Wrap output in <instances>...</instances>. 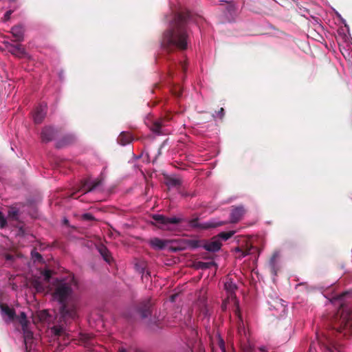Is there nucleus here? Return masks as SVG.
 Masks as SVG:
<instances>
[{
    "label": "nucleus",
    "mask_w": 352,
    "mask_h": 352,
    "mask_svg": "<svg viewBox=\"0 0 352 352\" xmlns=\"http://www.w3.org/2000/svg\"><path fill=\"white\" fill-rule=\"evenodd\" d=\"M51 272L49 270L40 271L34 275L30 282L37 292H52L54 300L60 305V311L62 318L66 320H74L78 317L79 302L74 293L77 283L74 276L69 275L66 278L56 280L50 287Z\"/></svg>",
    "instance_id": "nucleus-1"
},
{
    "label": "nucleus",
    "mask_w": 352,
    "mask_h": 352,
    "mask_svg": "<svg viewBox=\"0 0 352 352\" xmlns=\"http://www.w3.org/2000/svg\"><path fill=\"white\" fill-rule=\"evenodd\" d=\"M187 14H177L168 30L163 35L162 45L164 48L177 47L185 50L188 42V36L184 23Z\"/></svg>",
    "instance_id": "nucleus-2"
},
{
    "label": "nucleus",
    "mask_w": 352,
    "mask_h": 352,
    "mask_svg": "<svg viewBox=\"0 0 352 352\" xmlns=\"http://www.w3.org/2000/svg\"><path fill=\"white\" fill-rule=\"evenodd\" d=\"M339 316L335 319L333 328L339 332L350 333L352 331V309L344 308L339 311Z\"/></svg>",
    "instance_id": "nucleus-3"
},
{
    "label": "nucleus",
    "mask_w": 352,
    "mask_h": 352,
    "mask_svg": "<svg viewBox=\"0 0 352 352\" xmlns=\"http://www.w3.org/2000/svg\"><path fill=\"white\" fill-rule=\"evenodd\" d=\"M225 289L227 292L228 297L226 300L223 301L222 305V309L226 310L228 306L231 305L232 307H235L236 313L239 312V302L234 295V292L236 289L235 283L231 280V278H227L224 283Z\"/></svg>",
    "instance_id": "nucleus-4"
},
{
    "label": "nucleus",
    "mask_w": 352,
    "mask_h": 352,
    "mask_svg": "<svg viewBox=\"0 0 352 352\" xmlns=\"http://www.w3.org/2000/svg\"><path fill=\"white\" fill-rule=\"evenodd\" d=\"M154 224L159 228L166 230H173L176 226L182 221V219L176 217H166L161 214H155L153 217Z\"/></svg>",
    "instance_id": "nucleus-5"
},
{
    "label": "nucleus",
    "mask_w": 352,
    "mask_h": 352,
    "mask_svg": "<svg viewBox=\"0 0 352 352\" xmlns=\"http://www.w3.org/2000/svg\"><path fill=\"white\" fill-rule=\"evenodd\" d=\"M233 232H221L217 236L213 237L210 241L205 243L206 250L211 252H215L220 249L221 243L220 239L226 241L233 235Z\"/></svg>",
    "instance_id": "nucleus-6"
},
{
    "label": "nucleus",
    "mask_w": 352,
    "mask_h": 352,
    "mask_svg": "<svg viewBox=\"0 0 352 352\" xmlns=\"http://www.w3.org/2000/svg\"><path fill=\"white\" fill-rule=\"evenodd\" d=\"M24 334V342L27 352H31L33 348L34 338L33 333L28 329V326L22 327Z\"/></svg>",
    "instance_id": "nucleus-7"
},
{
    "label": "nucleus",
    "mask_w": 352,
    "mask_h": 352,
    "mask_svg": "<svg viewBox=\"0 0 352 352\" xmlns=\"http://www.w3.org/2000/svg\"><path fill=\"white\" fill-rule=\"evenodd\" d=\"M47 106L41 104L37 107L34 112L33 118L36 123H40L45 116Z\"/></svg>",
    "instance_id": "nucleus-8"
},
{
    "label": "nucleus",
    "mask_w": 352,
    "mask_h": 352,
    "mask_svg": "<svg viewBox=\"0 0 352 352\" xmlns=\"http://www.w3.org/2000/svg\"><path fill=\"white\" fill-rule=\"evenodd\" d=\"M168 241L162 240L158 238H153L149 241L151 246L156 250L165 249L168 246Z\"/></svg>",
    "instance_id": "nucleus-9"
},
{
    "label": "nucleus",
    "mask_w": 352,
    "mask_h": 352,
    "mask_svg": "<svg viewBox=\"0 0 352 352\" xmlns=\"http://www.w3.org/2000/svg\"><path fill=\"white\" fill-rule=\"evenodd\" d=\"M1 314L6 322H10L14 316V311L12 309L6 305L1 306Z\"/></svg>",
    "instance_id": "nucleus-10"
},
{
    "label": "nucleus",
    "mask_w": 352,
    "mask_h": 352,
    "mask_svg": "<svg viewBox=\"0 0 352 352\" xmlns=\"http://www.w3.org/2000/svg\"><path fill=\"white\" fill-rule=\"evenodd\" d=\"M23 28L21 25H16L12 28L11 32L16 41H21L23 38Z\"/></svg>",
    "instance_id": "nucleus-11"
},
{
    "label": "nucleus",
    "mask_w": 352,
    "mask_h": 352,
    "mask_svg": "<svg viewBox=\"0 0 352 352\" xmlns=\"http://www.w3.org/2000/svg\"><path fill=\"white\" fill-rule=\"evenodd\" d=\"M244 209L242 207H238L234 208L231 213V221L237 222L241 219L244 214Z\"/></svg>",
    "instance_id": "nucleus-12"
},
{
    "label": "nucleus",
    "mask_w": 352,
    "mask_h": 352,
    "mask_svg": "<svg viewBox=\"0 0 352 352\" xmlns=\"http://www.w3.org/2000/svg\"><path fill=\"white\" fill-rule=\"evenodd\" d=\"M53 136L52 129L50 127H45L43 129L41 133V138L43 141L47 142L52 140Z\"/></svg>",
    "instance_id": "nucleus-13"
},
{
    "label": "nucleus",
    "mask_w": 352,
    "mask_h": 352,
    "mask_svg": "<svg viewBox=\"0 0 352 352\" xmlns=\"http://www.w3.org/2000/svg\"><path fill=\"white\" fill-rule=\"evenodd\" d=\"M11 52L12 54L18 57H23L25 54V52L21 45H17L14 47L12 49Z\"/></svg>",
    "instance_id": "nucleus-14"
},
{
    "label": "nucleus",
    "mask_w": 352,
    "mask_h": 352,
    "mask_svg": "<svg viewBox=\"0 0 352 352\" xmlns=\"http://www.w3.org/2000/svg\"><path fill=\"white\" fill-rule=\"evenodd\" d=\"M131 138L129 134L122 133L118 138V141L121 145H126L131 142Z\"/></svg>",
    "instance_id": "nucleus-15"
},
{
    "label": "nucleus",
    "mask_w": 352,
    "mask_h": 352,
    "mask_svg": "<svg viewBox=\"0 0 352 352\" xmlns=\"http://www.w3.org/2000/svg\"><path fill=\"white\" fill-rule=\"evenodd\" d=\"M278 256H279V255L278 253L274 254V255L271 258L270 262V265L272 268V271L275 275L276 274V272H277L276 265H277Z\"/></svg>",
    "instance_id": "nucleus-16"
},
{
    "label": "nucleus",
    "mask_w": 352,
    "mask_h": 352,
    "mask_svg": "<svg viewBox=\"0 0 352 352\" xmlns=\"http://www.w3.org/2000/svg\"><path fill=\"white\" fill-rule=\"evenodd\" d=\"M38 318L41 321H47L49 314L47 310H42L38 312Z\"/></svg>",
    "instance_id": "nucleus-17"
},
{
    "label": "nucleus",
    "mask_w": 352,
    "mask_h": 352,
    "mask_svg": "<svg viewBox=\"0 0 352 352\" xmlns=\"http://www.w3.org/2000/svg\"><path fill=\"white\" fill-rule=\"evenodd\" d=\"M18 210L14 208H11L8 211V219L9 220H16L18 219Z\"/></svg>",
    "instance_id": "nucleus-18"
},
{
    "label": "nucleus",
    "mask_w": 352,
    "mask_h": 352,
    "mask_svg": "<svg viewBox=\"0 0 352 352\" xmlns=\"http://www.w3.org/2000/svg\"><path fill=\"white\" fill-rule=\"evenodd\" d=\"M19 322L21 324L22 327H25L28 326L27 316L24 312H21L19 316Z\"/></svg>",
    "instance_id": "nucleus-19"
},
{
    "label": "nucleus",
    "mask_w": 352,
    "mask_h": 352,
    "mask_svg": "<svg viewBox=\"0 0 352 352\" xmlns=\"http://www.w3.org/2000/svg\"><path fill=\"white\" fill-rule=\"evenodd\" d=\"M162 127V122L161 121H157L154 123V125L153 126V131L155 133H160V129Z\"/></svg>",
    "instance_id": "nucleus-20"
},
{
    "label": "nucleus",
    "mask_w": 352,
    "mask_h": 352,
    "mask_svg": "<svg viewBox=\"0 0 352 352\" xmlns=\"http://www.w3.org/2000/svg\"><path fill=\"white\" fill-rule=\"evenodd\" d=\"M100 251L101 254L103 256L104 260L107 262L109 263L111 261V258H110V256L108 255V252H107V250L104 248H101Z\"/></svg>",
    "instance_id": "nucleus-21"
},
{
    "label": "nucleus",
    "mask_w": 352,
    "mask_h": 352,
    "mask_svg": "<svg viewBox=\"0 0 352 352\" xmlns=\"http://www.w3.org/2000/svg\"><path fill=\"white\" fill-rule=\"evenodd\" d=\"M233 309V311L235 313V314L237 316L238 318H239V332L241 331V325H243V321H242V319H241V314H240V310L239 309V312L238 313H236L235 311V307H232Z\"/></svg>",
    "instance_id": "nucleus-22"
},
{
    "label": "nucleus",
    "mask_w": 352,
    "mask_h": 352,
    "mask_svg": "<svg viewBox=\"0 0 352 352\" xmlns=\"http://www.w3.org/2000/svg\"><path fill=\"white\" fill-rule=\"evenodd\" d=\"M53 331H54V334L58 336H60L63 335V333H64L63 329L60 327H56L53 329Z\"/></svg>",
    "instance_id": "nucleus-23"
},
{
    "label": "nucleus",
    "mask_w": 352,
    "mask_h": 352,
    "mask_svg": "<svg viewBox=\"0 0 352 352\" xmlns=\"http://www.w3.org/2000/svg\"><path fill=\"white\" fill-rule=\"evenodd\" d=\"M150 314V305H147L145 306L144 310L142 311V316L146 317Z\"/></svg>",
    "instance_id": "nucleus-24"
},
{
    "label": "nucleus",
    "mask_w": 352,
    "mask_h": 352,
    "mask_svg": "<svg viewBox=\"0 0 352 352\" xmlns=\"http://www.w3.org/2000/svg\"><path fill=\"white\" fill-rule=\"evenodd\" d=\"M6 224V220L4 219L2 214L0 212V226L1 228H4Z\"/></svg>",
    "instance_id": "nucleus-25"
},
{
    "label": "nucleus",
    "mask_w": 352,
    "mask_h": 352,
    "mask_svg": "<svg viewBox=\"0 0 352 352\" xmlns=\"http://www.w3.org/2000/svg\"><path fill=\"white\" fill-rule=\"evenodd\" d=\"M254 249L253 247H251L250 248H249L248 250H245V252H243V256H245V255H248V254H252V250Z\"/></svg>",
    "instance_id": "nucleus-26"
},
{
    "label": "nucleus",
    "mask_w": 352,
    "mask_h": 352,
    "mask_svg": "<svg viewBox=\"0 0 352 352\" xmlns=\"http://www.w3.org/2000/svg\"><path fill=\"white\" fill-rule=\"evenodd\" d=\"M219 342V346L221 349L222 351L225 352L224 342H223V340L220 339Z\"/></svg>",
    "instance_id": "nucleus-27"
},
{
    "label": "nucleus",
    "mask_w": 352,
    "mask_h": 352,
    "mask_svg": "<svg viewBox=\"0 0 352 352\" xmlns=\"http://www.w3.org/2000/svg\"><path fill=\"white\" fill-rule=\"evenodd\" d=\"M258 350L261 352H268V349L265 346H262L258 348Z\"/></svg>",
    "instance_id": "nucleus-28"
},
{
    "label": "nucleus",
    "mask_w": 352,
    "mask_h": 352,
    "mask_svg": "<svg viewBox=\"0 0 352 352\" xmlns=\"http://www.w3.org/2000/svg\"><path fill=\"white\" fill-rule=\"evenodd\" d=\"M11 14H12V12L10 10L6 12V14H5V16H4L5 19L6 20H8L10 19V17Z\"/></svg>",
    "instance_id": "nucleus-29"
},
{
    "label": "nucleus",
    "mask_w": 352,
    "mask_h": 352,
    "mask_svg": "<svg viewBox=\"0 0 352 352\" xmlns=\"http://www.w3.org/2000/svg\"><path fill=\"white\" fill-rule=\"evenodd\" d=\"M317 339H318V344H320V345H324L325 344L324 342L323 341V338H319L318 336Z\"/></svg>",
    "instance_id": "nucleus-30"
},
{
    "label": "nucleus",
    "mask_w": 352,
    "mask_h": 352,
    "mask_svg": "<svg viewBox=\"0 0 352 352\" xmlns=\"http://www.w3.org/2000/svg\"><path fill=\"white\" fill-rule=\"evenodd\" d=\"M220 225V223H208L206 227H216Z\"/></svg>",
    "instance_id": "nucleus-31"
},
{
    "label": "nucleus",
    "mask_w": 352,
    "mask_h": 352,
    "mask_svg": "<svg viewBox=\"0 0 352 352\" xmlns=\"http://www.w3.org/2000/svg\"><path fill=\"white\" fill-rule=\"evenodd\" d=\"M315 344H316L315 342L311 343V344L310 346V352H313L314 350L316 351Z\"/></svg>",
    "instance_id": "nucleus-32"
},
{
    "label": "nucleus",
    "mask_w": 352,
    "mask_h": 352,
    "mask_svg": "<svg viewBox=\"0 0 352 352\" xmlns=\"http://www.w3.org/2000/svg\"><path fill=\"white\" fill-rule=\"evenodd\" d=\"M83 217H84V219H92L91 215V214H85L83 215Z\"/></svg>",
    "instance_id": "nucleus-33"
},
{
    "label": "nucleus",
    "mask_w": 352,
    "mask_h": 352,
    "mask_svg": "<svg viewBox=\"0 0 352 352\" xmlns=\"http://www.w3.org/2000/svg\"><path fill=\"white\" fill-rule=\"evenodd\" d=\"M34 256L37 259L41 258V256L38 253H35Z\"/></svg>",
    "instance_id": "nucleus-34"
},
{
    "label": "nucleus",
    "mask_w": 352,
    "mask_h": 352,
    "mask_svg": "<svg viewBox=\"0 0 352 352\" xmlns=\"http://www.w3.org/2000/svg\"><path fill=\"white\" fill-rule=\"evenodd\" d=\"M223 108H221V109H220V111H219V113H223Z\"/></svg>",
    "instance_id": "nucleus-35"
},
{
    "label": "nucleus",
    "mask_w": 352,
    "mask_h": 352,
    "mask_svg": "<svg viewBox=\"0 0 352 352\" xmlns=\"http://www.w3.org/2000/svg\"><path fill=\"white\" fill-rule=\"evenodd\" d=\"M174 299H175V296H171V300H172V301H174Z\"/></svg>",
    "instance_id": "nucleus-36"
},
{
    "label": "nucleus",
    "mask_w": 352,
    "mask_h": 352,
    "mask_svg": "<svg viewBox=\"0 0 352 352\" xmlns=\"http://www.w3.org/2000/svg\"><path fill=\"white\" fill-rule=\"evenodd\" d=\"M7 259H11V256H7Z\"/></svg>",
    "instance_id": "nucleus-37"
},
{
    "label": "nucleus",
    "mask_w": 352,
    "mask_h": 352,
    "mask_svg": "<svg viewBox=\"0 0 352 352\" xmlns=\"http://www.w3.org/2000/svg\"><path fill=\"white\" fill-rule=\"evenodd\" d=\"M120 352H124L123 351H121Z\"/></svg>",
    "instance_id": "nucleus-38"
}]
</instances>
